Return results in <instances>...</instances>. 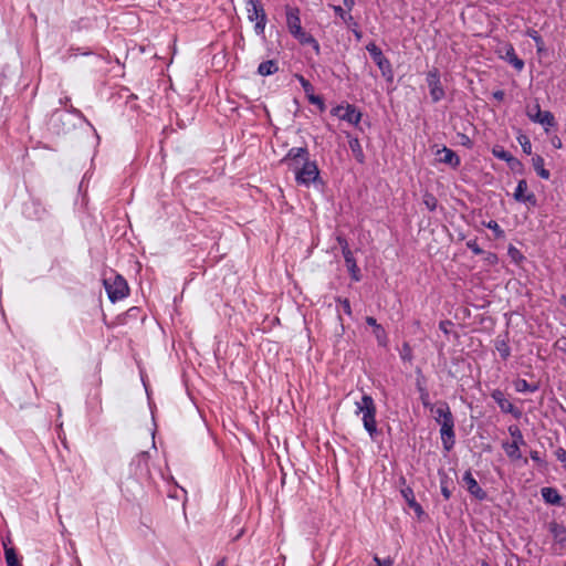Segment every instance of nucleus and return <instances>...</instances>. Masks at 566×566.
I'll list each match as a JSON object with an SVG mask.
<instances>
[{
    "instance_id": "nucleus-12",
    "label": "nucleus",
    "mask_w": 566,
    "mask_h": 566,
    "mask_svg": "<svg viewBox=\"0 0 566 566\" xmlns=\"http://www.w3.org/2000/svg\"><path fill=\"white\" fill-rule=\"evenodd\" d=\"M491 397L497 403L502 412L511 413L515 418L521 417V410H518L509 399H506L504 392L501 389H494L491 392Z\"/></svg>"
},
{
    "instance_id": "nucleus-34",
    "label": "nucleus",
    "mask_w": 566,
    "mask_h": 566,
    "mask_svg": "<svg viewBox=\"0 0 566 566\" xmlns=\"http://www.w3.org/2000/svg\"><path fill=\"white\" fill-rule=\"evenodd\" d=\"M399 354H400V358L403 361H411L412 358H413L412 348H411V346L408 343H403L402 344Z\"/></svg>"
},
{
    "instance_id": "nucleus-53",
    "label": "nucleus",
    "mask_w": 566,
    "mask_h": 566,
    "mask_svg": "<svg viewBox=\"0 0 566 566\" xmlns=\"http://www.w3.org/2000/svg\"><path fill=\"white\" fill-rule=\"evenodd\" d=\"M365 321H366L367 325L371 326L373 328H375L376 326L379 325L377 323L376 318L373 316H367Z\"/></svg>"
},
{
    "instance_id": "nucleus-39",
    "label": "nucleus",
    "mask_w": 566,
    "mask_h": 566,
    "mask_svg": "<svg viewBox=\"0 0 566 566\" xmlns=\"http://www.w3.org/2000/svg\"><path fill=\"white\" fill-rule=\"evenodd\" d=\"M307 99L311 104L316 105L321 112L325 111L324 99L319 95L311 94Z\"/></svg>"
},
{
    "instance_id": "nucleus-32",
    "label": "nucleus",
    "mask_w": 566,
    "mask_h": 566,
    "mask_svg": "<svg viewBox=\"0 0 566 566\" xmlns=\"http://www.w3.org/2000/svg\"><path fill=\"white\" fill-rule=\"evenodd\" d=\"M509 433L513 438L512 442L521 444V446L525 444V440H524L523 433H522L521 429L516 424H512V426L509 427Z\"/></svg>"
},
{
    "instance_id": "nucleus-5",
    "label": "nucleus",
    "mask_w": 566,
    "mask_h": 566,
    "mask_svg": "<svg viewBox=\"0 0 566 566\" xmlns=\"http://www.w3.org/2000/svg\"><path fill=\"white\" fill-rule=\"evenodd\" d=\"M104 285L108 298L113 303L120 301L128 295L129 287L126 280L122 275L116 274L114 279H105Z\"/></svg>"
},
{
    "instance_id": "nucleus-16",
    "label": "nucleus",
    "mask_w": 566,
    "mask_h": 566,
    "mask_svg": "<svg viewBox=\"0 0 566 566\" xmlns=\"http://www.w3.org/2000/svg\"><path fill=\"white\" fill-rule=\"evenodd\" d=\"M439 161L450 165L452 168H458L461 164L460 157L452 149L443 146L442 149L438 150Z\"/></svg>"
},
{
    "instance_id": "nucleus-27",
    "label": "nucleus",
    "mask_w": 566,
    "mask_h": 566,
    "mask_svg": "<svg viewBox=\"0 0 566 566\" xmlns=\"http://www.w3.org/2000/svg\"><path fill=\"white\" fill-rule=\"evenodd\" d=\"M348 144H349V148H350L353 155L355 156L356 160L358 163L363 164L365 160V155H364V151H363V148H361V145H360L358 138L349 139Z\"/></svg>"
},
{
    "instance_id": "nucleus-19",
    "label": "nucleus",
    "mask_w": 566,
    "mask_h": 566,
    "mask_svg": "<svg viewBox=\"0 0 566 566\" xmlns=\"http://www.w3.org/2000/svg\"><path fill=\"white\" fill-rule=\"evenodd\" d=\"M544 501L552 505H560L562 496L555 488L545 486L541 490Z\"/></svg>"
},
{
    "instance_id": "nucleus-33",
    "label": "nucleus",
    "mask_w": 566,
    "mask_h": 566,
    "mask_svg": "<svg viewBox=\"0 0 566 566\" xmlns=\"http://www.w3.org/2000/svg\"><path fill=\"white\" fill-rule=\"evenodd\" d=\"M295 78L300 82L307 98L311 96V94H314V86L311 84L308 80H306L301 74H295Z\"/></svg>"
},
{
    "instance_id": "nucleus-46",
    "label": "nucleus",
    "mask_w": 566,
    "mask_h": 566,
    "mask_svg": "<svg viewBox=\"0 0 566 566\" xmlns=\"http://www.w3.org/2000/svg\"><path fill=\"white\" fill-rule=\"evenodd\" d=\"M484 255V261L489 264V265H494L497 263L499 261V258L495 253L493 252H485L482 253Z\"/></svg>"
},
{
    "instance_id": "nucleus-59",
    "label": "nucleus",
    "mask_w": 566,
    "mask_h": 566,
    "mask_svg": "<svg viewBox=\"0 0 566 566\" xmlns=\"http://www.w3.org/2000/svg\"><path fill=\"white\" fill-rule=\"evenodd\" d=\"M560 303H562V304H564V305H566V296H565V295H564V296H562V298H560Z\"/></svg>"
},
{
    "instance_id": "nucleus-37",
    "label": "nucleus",
    "mask_w": 566,
    "mask_h": 566,
    "mask_svg": "<svg viewBox=\"0 0 566 566\" xmlns=\"http://www.w3.org/2000/svg\"><path fill=\"white\" fill-rule=\"evenodd\" d=\"M485 227L488 229L492 230L496 238H502L504 235V231L501 229L499 223L494 220H490L488 223H485Z\"/></svg>"
},
{
    "instance_id": "nucleus-56",
    "label": "nucleus",
    "mask_w": 566,
    "mask_h": 566,
    "mask_svg": "<svg viewBox=\"0 0 566 566\" xmlns=\"http://www.w3.org/2000/svg\"><path fill=\"white\" fill-rule=\"evenodd\" d=\"M553 145L554 147L556 148H560L562 147V142L559 138H556L555 140H553Z\"/></svg>"
},
{
    "instance_id": "nucleus-8",
    "label": "nucleus",
    "mask_w": 566,
    "mask_h": 566,
    "mask_svg": "<svg viewBox=\"0 0 566 566\" xmlns=\"http://www.w3.org/2000/svg\"><path fill=\"white\" fill-rule=\"evenodd\" d=\"M332 115L337 116L340 120H345L349 124L357 126L361 119L363 114L353 104H346V106L337 105L331 111Z\"/></svg>"
},
{
    "instance_id": "nucleus-13",
    "label": "nucleus",
    "mask_w": 566,
    "mask_h": 566,
    "mask_svg": "<svg viewBox=\"0 0 566 566\" xmlns=\"http://www.w3.org/2000/svg\"><path fill=\"white\" fill-rule=\"evenodd\" d=\"M440 436L443 449L450 451L455 443L454 420L441 421Z\"/></svg>"
},
{
    "instance_id": "nucleus-57",
    "label": "nucleus",
    "mask_w": 566,
    "mask_h": 566,
    "mask_svg": "<svg viewBox=\"0 0 566 566\" xmlns=\"http://www.w3.org/2000/svg\"><path fill=\"white\" fill-rule=\"evenodd\" d=\"M344 20H345V21L353 20V17H352L350 14H348V15H347V14H345V19H344Z\"/></svg>"
},
{
    "instance_id": "nucleus-3",
    "label": "nucleus",
    "mask_w": 566,
    "mask_h": 566,
    "mask_svg": "<svg viewBox=\"0 0 566 566\" xmlns=\"http://www.w3.org/2000/svg\"><path fill=\"white\" fill-rule=\"evenodd\" d=\"M248 13V20L254 22V32L265 39V27L268 17L261 3V0H244Z\"/></svg>"
},
{
    "instance_id": "nucleus-7",
    "label": "nucleus",
    "mask_w": 566,
    "mask_h": 566,
    "mask_svg": "<svg viewBox=\"0 0 566 566\" xmlns=\"http://www.w3.org/2000/svg\"><path fill=\"white\" fill-rule=\"evenodd\" d=\"M366 50L370 54L375 64L381 71V74L384 76L391 78L392 77L391 64H390L389 60L384 55L381 49L379 46H377L374 42H370L366 45Z\"/></svg>"
},
{
    "instance_id": "nucleus-38",
    "label": "nucleus",
    "mask_w": 566,
    "mask_h": 566,
    "mask_svg": "<svg viewBox=\"0 0 566 566\" xmlns=\"http://www.w3.org/2000/svg\"><path fill=\"white\" fill-rule=\"evenodd\" d=\"M467 248L470 249L472 251L473 254L475 255H480L482 253H484V250L480 248V245L478 244V241L476 239H471V240H468L467 243H465Z\"/></svg>"
},
{
    "instance_id": "nucleus-10",
    "label": "nucleus",
    "mask_w": 566,
    "mask_h": 566,
    "mask_svg": "<svg viewBox=\"0 0 566 566\" xmlns=\"http://www.w3.org/2000/svg\"><path fill=\"white\" fill-rule=\"evenodd\" d=\"M463 485L467 488V491L474 499L479 501H484L488 497L486 492L479 485L478 481L473 476L471 470H467L462 475Z\"/></svg>"
},
{
    "instance_id": "nucleus-14",
    "label": "nucleus",
    "mask_w": 566,
    "mask_h": 566,
    "mask_svg": "<svg viewBox=\"0 0 566 566\" xmlns=\"http://www.w3.org/2000/svg\"><path fill=\"white\" fill-rule=\"evenodd\" d=\"M527 182L525 179H521L517 182L513 197L518 202L528 203L532 207L537 205V199L534 192H527Z\"/></svg>"
},
{
    "instance_id": "nucleus-42",
    "label": "nucleus",
    "mask_w": 566,
    "mask_h": 566,
    "mask_svg": "<svg viewBox=\"0 0 566 566\" xmlns=\"http://www.w3.org/2000/svg\"><path fill=\"white\" fill-rule=\"evenodd\" d=\"M554 453L556 459L563 464V468L566 471V450L563 447H558Z\"/></svg>"
},
{
    "instance_id": "nucleus-60",
    "label": "nucleus",
    "mask_w": 566,
    "mask_h": 566,
    "mask_svg": "<svg viewBox=\"0 0 566 566\" xmlns=\"http://www.w3.org/2000/svg\"><path fill=\"white\" fill-rule=\"evenodd\" d=\"M481 566H491V565L486 560H482Z\"/></svg>"
},
{
    "instance_id": "nucleus-55",
    "label": "nucleus",
    "mask_w": 566,
    "mask_h": 566,
    "mask_svg": "<svg viewBox=\"0 0 566 566\" xmlns=\"http://www.w3.org/2000/svg\"><path fill=\"white\" fill-rule=\"evenodd\" d=\"M343 2H344V6H345L347 9H349V10L353 8V6H354V3H355V1H354V0H343Z\"/></svg>"
},
{
    "instance_id": "nucleus-31",
    "label": "nucleus",
    "mask_w": 566,
    "mask_h": 566,
    "mask_svg": "<svg viewBox=\"0 0 566 566\" xmlns=\"http://www.w3.org/2000/svg\"><path fill=\"white\" fill-rule=\"evenodd\" d=\"M379 346L386 347L388 344V335L385 328L379 324L373 331Z\"/></svg>"
},
{
    "instance_id": "nucleus-30",
    "label": "nucleus",
    "mask_w": 566,
    "mask_h": 566,
    "mask_svg": "<svg viewBox=\"0 0 566 566\" xmlns=\"http://www.w3.org/2000/svg\"><path fill=\"white\" fill-rule=\"evenodd\" d=\"M4 556L7 566H22L13 547L4 545Z\"/></svg>"
},
{
    "instance_id": "nucleus-1",
    "label": "nucleus",
    "mask_w": 566,
    "mask_h": 566,
    "mask_svg": "<svg viewBox=\"0 0 566 566\" xmlns=\"http://www.w3.org/2000/svg\"><path fill=\"white\" fill-rule=\"evenodd\" d=\"M281 161L294 170L295 181L298 185L310 187V185L321 180L317 163L310 159L307 147H293L289 149Z\"/></svg>"
},
{
    "instance_id": "nucleus-54",
    "label": "nucleus",
    "mask_w": 566,
    "mask_h": 566,
    "mask_svg": "<svg viewBox=\"0 0 566 566\" xmlns=\"http://www.w3.org/2000/svg\"><path fill=\"white\" fill-rule=\"evenodd\" d=\"M334 9H335V13L337 15H339L342 19H345L346 13L342 7L338 6V7H335Z\"/></svg>"
},
{
    "instance_id": "nucleus-41",
    "label": "nucleus",
    "mask_w": 566,
    "mask_h": 566,
    "mask_svg": "<svg viewBox=\"0 0 566 566\" xmlns=\"http://www.w3.org/2000/svg\"><path fill=\"white\" fill-rule=\"evenodd\" d=\"M509 255L516 263H520L524 260V255L521 253V251L512 245L509 248Z\"/></svg>"
},
{
    "instance_id": "nucleus-22",
    "label": "nucleus",
    "mask_w": 566,
    "mask_h": 566,
    "mask_svg": "<svg viewBox=\"0 0 566 566\" xmlns=\"http://www.w3.org/2000/svg\"><path fill=\"white\" fill-rule=\"evenodd\" d=\"M494 346L503 360H506L511 356L507 334H505L504 337L497 336Z\"/></svg>"
},
{
    "instance_id": "nucleus-35",
    "label": "nucleus",
    "mask_w": 566,
    "mask_h": 566,
    "mask_svg": "<svg viewBox=\"0 0 566 566\" xmlns=\"http://www.w3.org/2000/svg\"><path fill=\"white\" fill-rule=\"evenodd\" d=\"M517 142L520 143L523 151L526 154V155H531L532 154V144H531V140L530 138L526 136V135H523L521 134L518 137H517Z\"/></svg>"
},
{
    "instance_id": "nucleus-15",
    "label": "nucleus",
    "mask_w": 566,
    "mask_h": 566,
    "mask_svg": "<svg viewBox=\"0 0 566 566\" xmlns=\"http://www.w3.org/2000/svg\"><path fill=\"white\" fill-rule=\"evenodd\" d=\"M547 528L553 536L554 546L564 549L566 547V526L556 521H552L548 523Z\"/></svg>"
},
{
    "instance_id": "nucleus-2",
    "label": "nucleus",
    "mask_w": 566,
    "mask_h": 566,
    "mask_svg": "<svg viewBox=\"0 0 566 566\" xmlns=\"http://www.w3.org/2000/svg\"><path fill=\"white\" fill-rule=\"evenodd\" d=\"M360 413L364 429L371 439H375L378 434L376 421L377 407L374 398L368 394H364L361 399L355 402V415Z\"/></svg>"
},
{
    "instance_id": "nucleus-21",
    "label": "nucleus",
    "mask_w": 566,
    "mask_h": 566,
    "mask_svg": "<svg viewBox=\"0 0 566 566\" xmlns=\"http://www.w3.org/2000/svg\"><path fill=\"white\" fill-rule=\"evenodd\" d=\"M436 413V421L441 424V421H447V419L454 420L453 415L450 410V407L447 402H440L438 407L433 411Z\"/></svg>"
},
{
    "instance_id": "nucleus-40",
    "label": "nucleus",
    "mask_w": 566,
    "mask_h": 566,
    "mask_svg": "<svg viewBox=\"0 0 566 566\" xmlns=\"http://www.w3.org/2000/svg\"><path fill=\"white\" fill-rule=\"evenodd\" d=\"M336 241H337V243L339 244V247H340V249H342V254H343V256H344L345 254H350L352 250L349 249L348 241L346 240V238H345V237H343V235H338V237L336 238Z\"/></svg>"
},
{
    "instance_id": "nucleus-52",
    "label": "nucleus",
    "mask_w": 566,
    "mask_h": 566,
    "mask_svg": "<svg viewBox=\"0 0 566 566\" xmlns=\"http://www.w3.org/2000/svg\"><path fill=\"white\" fill-rule=\"evenodd\" d=\"M448 325H451V322L450 321H441L439 323V328L444 333V334H448L449 331L447 328Z\"/></svg>"
},
{
    "instance_id": "nucleus-25",
    "label": "nucleus",
    "mask_w": 566,
    "mask_h": 566,
    "mask_svg": "<svg viewBox=\"0 0 566 566\" xmlns=\"http://www.w3.org/2000/svg\"><path fill=\"white\" fill-rule=\"evenodd\" d=\"M532 165L536 171V174L543 179H549L551 172L544 167V158L539 155H534L532 157Z\"/></svg>"
},
{
    "instance_id": "nucleus-63",
    "label": "nucleus",
    "mask_w": 566,
    "mask_h": 566,
    "mask_svg": "<svg viewBox=\"0 0 566 566\" xmlns=\"http://www.w3.org/2000/svg\"><path fill=\"white\" fill-rule=\"evenodd\" d=\"M73 113L81 114V112L78 109H73Z\"/></svg>"
},
{
    "instance_id": "nucleus-61",
    "label": "nucleus",
    "mask_w": 566,
    "mask_h": 566,
    "mask_svg": "<svg viewBox=\"0 0 566 566\" xmlns=\"http://www.w3.org/2000/svg\"><path fill=\"white\" fill-rule=\"evenodd\" d=\"M217 566H224V559L218 562Z\"/></svg>"
},
{
    "instance_id": "nucleus-6",
    "label": "nucleus",
    "mask_w": 566,
    "mask_h": 566,
    "mask_svg": "<svg viewBox=\"0 0 566 566\" xmlns=\"http://www.w3.org/2000/svg\"><path fill=\"white\" fill-rule=\"evenodd\" d=\"M426 82L429 87L430 97L433 103H438L444 98L446 92L441 84L440 72L433 67L427 73Z\"/></svg>"
},
{
    "instance_id": "nucleus-11",
    "label": "nucleus",
    "mask_w": 566,
    "mask_h": 566,
    "mask_svg": "<svg viewBox=\"0 0 566 566\" xmlns=\"http://www.w3.org/2000/svg\"><path fill=\"white\" fill-rule=\"evenodd\" d=\"M286 27L292 36L303 30L301 23V11L297 7L285 6Z\"/></svg>"
},
{
    "instance_id": "nucleus-29",
    "label": "nucleus",
    "mask_w": 566,
    "mask_h": 566,
    "mask_svg": "<svg viewBox=\"0 0 566 566\" xmlns=\"http://www.w3.org/2000/svg\"><path fill=\"white\" fill-rule=\"evenodd\" d=\"M526 35L535 42L537 53H542L545 50L544 40L535 29H527Z\"/></svg>"
},
{
    "instance_id": "nucleus-20",
    "label": "nucleus",
    "mask_w": 566,
    "mask_h": 566,
    "mask_svg": "<svg viewBox=\"0 0 566 566\" xmlns=\"http://www.w3.org/2000/svg\"><path fill=\"white\" fill-rule=\"evenodd\" d=\"M344 260H345V263H346V266L350 274L352 280L355 282H359L361 279L360 270L357 266V263H356L353 252H350V254H345Z\"/></svg>"
},
{
    "instance_id": "nucleus-44",
    "label": "nucleus",
    "mask_w": 566,
    "mask_h": 566,
    "mask_svg": "<svg viewBox=\"0 0 566 566\" xmlns=\"http://www.w3.org/2000/svg\"><path fill=\"white\" fill-rule=\"evenodd\" d=\"M416 374H417L416 387H417V390L420 392V388H427L426 387V378L420 368L417 369Z\"/></svg>"
},
{
    "instance_id": "nucleus-18",
    "label": "nucleus",
    "mask_w": 566,
    "mask_h": 566,
    "mask_svg": "<svg viewBox=\"0 0 566 566\" xmlns=\"http://www.w3.org/2000/svg\"><path fill=\"white\" fill-rule=\"evenodd\" d=\"M293 38L296 39L302 45H311L317 55L321 53V46L317 40L304 30H301V32L296 33V35Z\"/></svg>"
},
{
    "instance_id": "nucleus-43",
    "label": "nucleus",
    "mask_w": 566,
    "mask_h": 566,
    "mask_svg": "<svg viewBox=\"0 0 566 566\" xmlns=\"http://www.w3.org/2000/svg\"><path fill=\"white\" fill-rule=\"evenodd\" d=\"M531 459L538 465V467H546V461L541 457L539 452L536 450H531L530 452Z\"/></svg>"
},
{
    "instance_id": "nucleus-26",
    "label": "nucleus",
    "mask_w": 566,
    "mask_h": 566,
    "mask_svg": "<svg viewBox=\"0 0 566 566\" xmlns=\"http://www.w3.org/2000/svg\"><path fill=\"white\" fill-rule=\"evenodd\" d=\"M521 444L514 442H503L502 448L505 451L506 455L512 460H520L522 458L520 451Z\"/></svg>"
},
{
    "instance_id": "nucleus-50",
    "label": "nucleus",
    "mask_w": 566,
    "mask_h": 566,
    "mask_svg": "<svg viewBox=\"0 0 566 566\" xmlns=\"http://www.w3.org/2000/svg\"><path fill=\"white\" fill-rule=\"evenodd\" d=\"M461 144L468 148H472L473 143L467 135H461Z\"/></svg>"
},
{
    "instance_id": "nucleus-36",
    "label": "nucleus",
    "mask_w": 566,
    "mask_h": 566,
    "mask_svg": "<svg viewBox=\"0 0 566 566\" xmlns=\"http://www.w3.org/2000/svg\"><path fill=\"white\" fill-rule=\"evenodd\" d=\"M420 400L426 408H430L431 411H433V405L430 402V396L427 388H420Z\"/></svg>"
},
{
    "instance_id": "nucleus-49",
    "label": "nucleus",
    "mask_w": 566,
    "mask_h": 566,
    "mask_svg": "<svg viewBox=\"0 0 566 566\" xmlns=\"http://www.w3.org/2000/svg\"><path fill=\"white\" fill-rule=\"evenodd\" d=\"M555 349L566 354V337L557 339L554 344Z\"/></svg>"
},
{
    "instance_id": "nucleus-48",
    "label": "nucleus",
    "mask_w": 566,
    "mask_h": 566,
    "mask_svg": "<svg viewBox=\"0 0 566 566\" xmlns=\"http://www.w3.org/2000/svg\"><path fill=\"white\" fill-rule=\"evenodd\" d=\"M424 205L430 211H433L437 207V199L432 195H429L424 198Z\"/></svg>"
},
{
    "instance_id": "nucleus-28",
    "label": "nucleus",
    "mask_w": 566,
    "mask_h": 566,
    "mask_svg": "<svg viewBox=\"0 0 566 566\" xmlns=\"http://www.w3.org/2000/svg\"><path fill=\"white\" fill-rule=\"evenodd\" d=\"M514 385L517 392H535L538 390L537 384H530L525 379H517Z\"/></svg>"
},
{
    "instance_id": "nucleus-62",
    "label": "nucleus",
    "mask_w": 566,
    "mask_h": 566,
    "mask_svg": "<svg viewBox=\"0 0 566 566\" xmlns=\"http://www.w3.org/2000/svg\"><path fill=\"white\" fill-rule=\"evenodd\" d=\"M355 35L357 36V39H360V36H361L360 32H358V31H355Z\"/></svg>"
},
{
    "instance_id": "nucleus-24",
    "label": "nucleus",
    "mask_w": 566,
    "mask_h": 566,
    "mask_svg": "<svg viewBox=\"0 0 566 566\" xmlns=\"http://www.w3.org/2000/svg\"><path fill=\"white\" fill-rule=\"evenodd\" d=\"M279 71L277 62L274 60H268L259 64L258 74L261 76H269L275 74Z\"/></svg>"
},
{
    "instance_id": "nucleus-58",
    "label": "nucleus",
    "mask_w": 566,
    "mask_h": 566,
    "mask_svg": "<svg viewBox=\"0 0 566 566\" xmlns=\"http://www.w3.org/2000/svg\"><path fill=\"white\" fill-rule=\"evenodd\" d=\"M344 20H345V21L353 20V17H352L350 14H348V15H347V14H345V19H344Z\"/></svg>"
},
{
    "instance_id": "nucleus-4",
    "label": "nucleus",
    "mask_w": 566,
    "mask_h": 566,
    "mask_svg": "<svg viewBox=\"0 0 566 566\" xmlns=\"http://www.w3.org/2000/svg\"><path fill=\"white\" fill-rule=\"evenodd\" d=\"M526 116L533 123L543 125L546 130L556 125V119L553 113L549 111H542L537 98H535L533 103L526 105Z\"/></svg>"
},
{
    "instance_id": "nucleus-45",
    "label": "nucleus",
    "mask_w": 566,
    "mask_h": 566,
    "mask_svg": "<svg viewBox=\"0 0 566 566\" xmlns=\"http://www.w3.org/2000/svg\"><path fill=\"white\" fill-rule=\"evenodd\" d=\"M336 302L342 305L345 314H347L348 316L352 315V306H350V302L348 298L338 297V298H336Z\"/></svg>"
},
{
    "instance_id": "nucleus-9",
    "label": "nucleus",
    "mask_w": 566,
    "mask_h": 566,
    "mask_svg": "<svg viewBox=\"0 0 566 566\" xmlns=\"http://www.w3.org/2000/svg\"><path fill=\"white\" fill-rule=\"evenodd\" d=\"M497 53L501 59L510 63L516 71L521 72L524 69V61L517 56L515 49L511 43L502 44L499 48Z\"/></svg>"
},
{
    "instance_id": "nucleus-47",
    "label": "nucleus",
    "mask_w": 566,
    "mask_h": 566,
    "mask_svg": "<svg viewBox=\"0 0 566 566\" xmlns=\"http://www.w3.org/2000/svg\"><path fill=\"white\" fill-rule=\"evenodd\" d=\"M440 489H441V494L443 495V497L446 500H449L451 497V490L448 488V482L444 480H441Z\"/></svg>"
},
{
    "instance_id": "nucleus-51",
    "label": "nucleus",
    "mask_w": 566,
    "mask_h": 566,
    "mask_svg": "<svg viewBox=\"0 0 566 566\" xmlns=\"http://www.w3.org/2000/svg\"><path fill=\"white\" fill-rule=\"evenodd\" d=\"M492 95H493V98H495L499 102H502L505 97V93L502 90H497V91L493 92Z\"/></svg>"
},
{
    "instance_id": "nucleus-23",
    "label": "nucleus",
    "mask_w": 566,
    "mask_h": 566,
    "mask_svg": "<svg viewBox=\"0 0 566 566\" xmlns=\"http://www.w3.org/2000/svg\"><path fill=\"white\" fill-rule=\"evenodd\" d=\"M492 154L497 159L506 161L512 168L514 167V165L520 164V161L515 157H513L510 151L505 150L501 146L493 147Z\"/></svg>"
},
{
    "instance_id": "nucleus-17",
    "label": "nucleus",
    "mask_w": 566,
    "mask_h": 566,
    "mask_svg": "<svg viewBox=\"0 0 566 566\" xmlns=\"http://www.w3.org/2000/svg\"><path fill=\"white\" fill-rule=\"evenodd\" d=\"M401 495L406 500L410 509L413 510L418 517L424 514L422 506L416 501L413 490L410 486H406L401 490Z\"/></svg>"
}]
</instances>
